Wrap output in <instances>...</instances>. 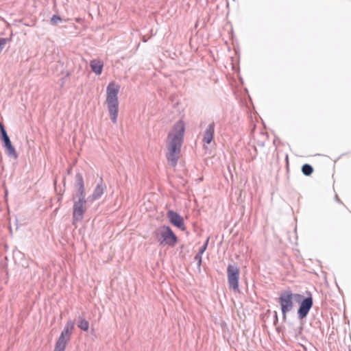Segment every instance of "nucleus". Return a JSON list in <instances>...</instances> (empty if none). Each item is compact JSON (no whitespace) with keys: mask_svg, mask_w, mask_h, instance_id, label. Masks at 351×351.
Here are the masks:
<instances>
[{"mask_svg":"<svg viewBox=\"0 0 351 351\" xmlns=\"http://www.w3.org/2000/svg\"><path fill=\"white\" fill-rule=\"evenodd\" d=\"M184 126L182 122L177 123L172 132L167 136L166 147L167 149V159L169 165L175 167L181 151V147L184 138Z\"/></svg>","mask_w":351,"mask_h":351,"instance_id":"f257e3e1","label":"nucleus"},{"mask_svg":"<svg viewBox=\"0 0 351 351\" xmlns=\"http://www.w3.org/2000/svg\"><path fill=\"white\" fill-rule=\"evenodd\" d=\"M119 86L115 85L113 82L110 83L106 88V102L108 109L110 113V119L112 123H117L119 112L118 93Z\"/></svg>","mask_w":351,"mask_h":351,"instance_id":"f03ea898","label":"nucleus"},{"mask_svg":"<svg viewBox=\"0 0 351 351\" xmlns=\"http://www.w3.org/2000/svg\"><path fill=\"white\" fill-rule=\"evenodd\" d=\"M74 326L75 323L72 320H69L66 323L62 331L60 333V337L56 343L54 351L65 350L66 347L71 339Z\"/></svg>","mask_w":351,"mask_h":351,"instance_id":"7ed1b4c3","label":"nucleus"},{"mask_svg":"<svg viewBox=\"0 0 351 351\" xmlns=\"http://www.w3.org/2000/svg\"><path fill=\"white\" fill-rule=\"evenodd\" d=\"M157 241L161 244H167L169 246H174L178 239L173 230L168 226H162L155 232Z\"/></svg>","mask_w":351,"mask_h":351,"instance_id":"20e7f679","label":"nucleus"},{"mask_svg":"<svg viewBox=\"0 0 351 351\" xmlns=\"http://www.w3.org/2000/svg\"><path fill=\"white\" fill-rule=\"evenodd\" d=\"M278 303L282 314V319L286 321L287 313L291 311L293 308V302L292 292L290 290L282 291L278 298Z\"/></svg>","mask_w":351,"mask_h":351,"instance_id":"39448f33","label":"nucleus"},{"mask_svg":"<svg viewBox=\"0 0 351 351\" xmlns=\"http://www.w3.org/2000/svg\"><path fill=\"white\" fill-rule=\"evenodd\" d=\"M228 281L230 289L239 291V269L235 265H229L227 267Z\"/></svg>","mask_w":351,"mask_h":351,"instance_id":"423d86ee","label":"nucleus"},{"mask_svg":"<svg viewBox=\"0 0 351 351\" xmlns=\"http://www.w3.org/2000/svg\"><path fill=\"white\" fill-rule=\"evenodd\" d=\"M307 297L304 298L301 302L298 310V315L299 319H302L305 318L308 314L311 308L313 305V298L309 291L306 292Z\"/></svg>","mask_w":351,"mask_h":351,"instance_id":"0eeeda50","label":"nucleus"},{"mask_svg":"<svg viewBox=\"0 0 351 351\" xmlns=\"http://www.w3.org/2000/svg\"><path fill=\"white\" fill-rule=\"evenodd\" d=\"M167 217L171 223L175 226L176 227L180 228L182 230H184L185 229L184 219L182 217H181V215L178 213L173 210H169L167 212Z\"/></svg>","mask_w":351,"mask_h":351,"instance_id":"6e6552de","label":"nucleus"},{"mask_svg":"<svg viewBox=\"0 0 351 351\" xmlns=\"http://www.w3.org/2000/svg\"><path fill=\"white\" fill-rule=\"evenodd\" d=\"M86 202L74 201L73 208V223L75 221H80L83 219L85 209L84 208V204Z\"/></svg>","mask_w":351,"mask_h":351,"instance_id":"1a4fd4ad","label":"nucleus"},{"mask_svg":"<svg viewBox=\"0 0 351 351\" xmlns=\"http://www.w3.org/2000/svg\"><path fill=\"white\" fill-rule=\"evenodd\" d=\"M215 123L212 122L207 126L206 129L205 130L204 132V136H203V142L206 144H210L214 137V133H215Z\"/></svg>","mask_w":351,"mask_h":351,"instance_id":"9d476101","label":"nucleus"},{"mask_svg":"<svg viewBox=\"0 0 351 351\" xmlns=\"http://www.w3.org/2000/svg\"><path fill=\"white\" fill-rule=\"evenodd\" d=\"M106 189V185L103 183L102 178H100L99 182L97 184L95 189L91 196H90L88 199L94 201L99 199L101 195L104 194V190Z\"/></svg>","mask_w":351,"mask_h":351,"instance_id":"9b49d317","label":"nucleus"},{"mask_svg":"<svg viewBox=\"0 0 351 351\" xmlns=\"http://www.w3.org/2000/svg\"><path fill=\"white\" fill-rule=\"evenodd\" d=\"M3 147L5 150V153L10 158H16L18 154L14 147L12 145L10 138L2 143Z\"/></svg>","mask_w":351,"mask_h":351,"instance_id":"f8f14e48","label":"nucleus"},{"mask_svg":"<svg viewBox=\"0 0 351 351\" xmlns=\"http://www.w3.org/2000/svg\"><path fill=\"white\" fill-rule=\"evenodd\" d=\"M90 66L96 75H100L102 72L104 64L102 61L95 59L90 61Z\"/></svg>","mask_w":351,"mask_h":351,"instance_id":"ddd939ff","label":"nucleus"},{"mask_svg":"<svg viewBox=\"0 0 351 351\" xmlns=\"http://www.w3.org/2000/svg\"><path fill=\"white\" fill-rule=\"evenodd\" d=\"M75 188L77 191L84 190V179L80 173L75 175Z\"/></svg>","mask_w":351,"mask_h":351,"instance_id":"4468645a","label":"nucleus"},{"mask_svg":"<svg viewBox=\"0 0 351 351\" xmlns=\"http://www.w3.org/2000/svg\"><path fill=\"white\" fill-rule=\"evenodd\" d=\"M77 327L83 331H88L89 322L82 315L77 317Z\"/></svg>","mask_w":351,"mask_h":351,"instance_id":"2eb2a0df","label":"nucleus"},{"mask_svg":"<svg viewBox=\"0 0 351 351\" xmlns=\"http://www.w3.org/2000/svg\"><path fill=\"white\" fill-rule=\"evenodd\" d=\"M0 139L1 143L10 139V137L5 130V128L2 123L0 122Z\"/></svg>","mask_w":351,"mask_h":351,"instance_id":"dca6fc26","label":"nucleus"},{"mask_svg":"<svg viewBox=\"0 0 351 351\" xmlns=\"http://www.w3.org/2000/svg\"><path fill=\"white\" fill-rule=\"evenodd\" d=\"M313 171V167L309 164H304L302 167V172L304 175L309 176Z\"/></svg>","mask_w":351,"mask_h":351,"instance_id":"f3484780","label":"nucleus"},{"mask_svg":"<svg viewBox=\"0 0 351 351\" xmlns=\"http://www.w3.org/2000/svg\"><path fill=\"white\" fill-rule=\"evenodd\" d=\"M85 195V190L78 191L75 196L73 197V199L75 201L77 198V201L86 202Z\"/></svg>","mask_w":351,"mask_h":351,"instance_id":"a211bd4d","label":"nucleus"},{"mask_svg":"<svg viewBox=\"0 0 351 351\" xmlns=\"http://www.w3.org/2000/svg\"><path fill=\"white\" fill-rule=\"evenodd\" d=\"M62 18L56 14L52 16L50 20V23L52 25H57L59 23L62 22Z\"/></svg>","mask_w":351,"mask_h":351,"instance_id":"6ab92c4d","label":"nucleus"},{"mask_svg":"<svg viewBox=\"0 0 351 351\" xmlns=\"http://www.w3.org/2000/svg\"><path fill=\"white\" fill-rule=\"evenodd\" d=\"M202 254L197 253L194 257L195 260L197 261V268L199 271H200V267L202 261Z\"/></svg>","mask_w":351,"mask_h":351,"instance_id":"aec40b11","label":"nucleus"},{"mask_svg":"<svg viewBox=\"0 0 351 351\" xmlns=\"http://www.w3.org/2000/svg\"><path fill=\"white\" fill-rule=\"evenodd\" d=\"M293 300H294L296 302L300 303L301 301L304 298V296L299 293H293Z\"/></svg>","mask_w":351,"mask_h":351,"instance_id":"412c9836","label":"nucleus"},{"mask_svg":"<svg viewBox=\"0 0 351 351\" xmlns=\"http://www.w3.org/2000/svg\"><path fill=\"white\" fill-rule=\"evenodd\" d=\"M208 241H209V238H208L206 240V241L204 243V245L199 248L198 253H199L200 254H204V252L206 251V248L208 247Z\"/></svg>","mask_w":351,"mask_h":351,"instance_id":"4be33fe9","label":"nucleus"},{"mask_svg":"<svg viewBox=\"0 0 351 351\" xmlns=\"http://www.w3.org/2000/svg\"><path fill=\"white\" fill-rule=\"evenodd\" d=\"M278 322V317L277 312L274 311V321H273L274 325L276 326Z\"/></svg>","mask_w":351,"mask_h":351,"instance_id":"5701e85b","label":"nucleus"},{"mask_svg":"<svg viewBox=\"0 0 351 351\" xmlns=\"http://www.w3.org/2000/svg\"><path fill=\"white\" fill-rule=\"evenodd\" d=\"M335 199H336L337 202H340V200L338 198L337 195L335 196Z\"/></svg>","mask_w":351,"mask_h":351,"instance_id":"b1692460","label":"nucleus"}]
</instances>
